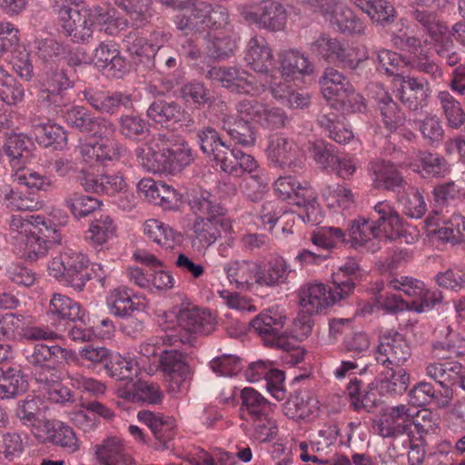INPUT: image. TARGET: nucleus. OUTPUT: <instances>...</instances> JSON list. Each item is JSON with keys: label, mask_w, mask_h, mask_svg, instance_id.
I'll use <instances>...</instances> for the list:
<instances>
[{"label": "nucleus", "mask_w": 465, "mask_h": 465, "mask_svg": "<svg viewBox=\"0 0 465 465\" xmlns=\"http://www.w3.org/2000/svg\"><path fill=\"white\" fill-rule=\"evenodd\" d=\"M35 143L23 133H12L6 136L3 145L4 154L14 169L22 170L28 161Z\"/></svg>", "instance_id": "28"}, {"label": "nucleus", "mask_w": 465, "mask_h": 465, "mask_svg": "<svg viewBox=\"0 0 465 465\" xmlns=\"http://www.w3.org/2000/svg\"><path fill=\"white\" fill-rule=\"evenodd\" d=\"M143 233L152 242L165 249L174 246V231L159 220L149 219L143 224Z\"/></svg>", "instance_id": "57"}, {"label": "nucleus", "mask_w": 465, "mask_h": 465, "mask_svg": "<svg viewBox=\"0 0 465 465\" xmlns=\"http://www.w3.org/2000/svg\"><path fill=\"white\" fill-rule=\"evenodd\" d=\"M62 372L59 370H51V373L39 374L38 381L40 388L45 391L50 401L55 403H65L73 401L71 391L61 383Z\"/></svg>", "instance_id": "43"}, {"label": "nucleus", "mask_w": 465, "mask_h": 465, "mask_svg": "<svg viewBox=\"0 0 465 465\" xmlns=\"http://www.w3.org/2000/svg\"><path fill=\"white\" fill-rule=\"evenodd\" d=\"M434 208L430 215L450 213L465 195L464 190L453 181L441 183L433 188Z\"/></svg>", "instance_id": "33"}, {"label": "nucleus", "mask_w": 465, "mask_h": 465, "mask_svg": "<svg viewBox=\"0 0 465 465\" xmlns=\"http://www.w3.org/2000/svg\"><path fill=\"white\" fill-rule=\"evenodd\" d=\"M64 119L69 127L94 137L106 136L113 132V122L110 119L95 116L84 106L74 105L66 109Z\"/></svg>", "instance_id": "14"}, {"label": "nucleus", "mask_w": 465, "mask_h": 465, "mask_svg": "<svg viewBox=\"0 0 465 465\" xmlns=\"http://www.w3.org/2000/svg\"><path fill=\"white\" fill-rule=\"evenodd\" d=\"M287 318L277 312L260 313L251 322L253 331L257 333L266 346L281 350H290L292 342L283 330Z\"/></svg>", "instance_id": "8"}, {"label": "nucleus", "mask_w": 465, "mask_h": 465, "mask_svg": "<svg viewBox=\"0 0 465 465\" xmlns=\"http://www.w3.org/2000/svg\"><path fill=\"white\" fill-rule=\"evenodd\" d=\"M411 17L434 41L441 39L448 31V27L438 18L434 12L415 8L411 12Z\"/></svg>", "instance_id": "56"}, {"label": "nucleus", "mask_w": 465, "mask_h": 465, "mask_svg": "<svg viewBox=\"0 0 465 465\" xmlns=\"http://www.w3.org/2000/svg\"><path fill=\"white\" fill-rule=\"evenodd\" d=\"M122 397L133 403L159 404L163 394L158 384L139 380L131 390L124 391Z\"/></svg>", "instance_id": "45"}, {"label": "nucleus", "mask_w": 465, "mask_h": 465, "mask_svg": "<svg viewBox=\"0 0 465 465\" xmlns=\"http://www.w3.org/2000/svg\"><path fill=\"white\" fill-rule=\"evenodd\" d=\"M29 388L27 375L20 367L0 366V399L13 400Z\"/></svg>", "instance_id": "31"}, {"label": "nucleus", "mask_w": 465, "mask_h": 465, "mask_svg": "<svg viewBox=\"0 0 465 465\" xmlns=\"http://www.w3.org/2000/svg\"><path fill=\"white\" fill-rule=\"evenodd\" d=\"M412 423L411 410L405 405H398L390 408L373 424V430L383 438L406 435L408 440L411 441V437H413Z\"/></svg>", "instance_id": "15"}, {"label": "nucleus", "mask_w": 465, "mask_h": 465, "mask_svg": "<svg viewBox=\"0 0 465 465\" xmlns=\"http://www.w3.org/2000/svg\"><path fill=\"white\" fill-rule=\"evenodd\" d=\"M64 206L69 210L74 219L80 220L100 210L102 202L95 197L74 192L64 197Z\"/></svg>", "instance_id": "47"}, {"label": "nucleus", "mask_w": 465, "mask_h": 465, "mask_svg": "<svg viewBox=\"0 0 465 465\" xmlns=\"http://www.w3.org/2000/svg\"><path fill=\"white\" fill-rule=\"evenodd\" d=\"M259 269L256 283L260 286L274 288L288 282L291 265L280 255L272 256L268 260L258 262Z\"/></svg>", "instance_id": "27"}, {"label": "nucleus", "mask_w": 465, "mask_h": 465, "mask_svg": "<svg viewBox=\"0 0 465 465\" xmlns=\"http://www.w3.org/2000/svg\"><path fill=\"white\" fill-rule=\"evenodd\" d=\"M462 365L458 361L432 362L425 368L428 377L434 380L442 389L444 401L440 405L445 407L450 404L453 398L452 385L460 378Z\"/></svg>", "instance_id": "25"}, {"label": "nucleus", "mask_w": 465, "mask_h": 465, "mask_svg": "<svg viewBox=\"0 0 465 465\" xmlns=\"http://www.w3.org/2000/svg\"><path fill=\"white\" fill-rule=\"evenodd\" d=\"M367 172L376 189L396 191L400 188L404 189L407 184L396 165L390 161L371 160L368 163Z\"/></svg>", "instance_id": "24"}, {"label": "nucleus", "mask_w": 465, "mask_h": 465, "mask_svg": "<svg viewBox=\"0 0 465 465\" xmlns=\"http://www.w3.org/2000/svg\"><path fill=\"white\" fill-rule=\"evenodd\" d=\"M418 161L421 170H419L422 175L431 177H444L450 173V168L444 157L429 152L418 153Z\"/></svg>", "instance_id": "62"}, {"label": "nucleus", "mask_w": 465, "mask_h": 465, "mask_svg": "<svg viewBox=\"0 0 465 465\" xmlns=\"http://www.w3.org/2000/svg\"><path fill=\"white\" fill-rule=\"evenodd\" d=\"M364 275L365 272L360 267L357 260L348 258L332 275L336 293L339 292L340 296L347 298L352 293L356 283L361 281Z\"/></svg>", "instance_id": "34"}, {"label": "nucleus", "mask_w": 465, "mask_h": 465, "mask_svg": "<svg viewBox=\"0 0 465 465\" xmlns=\"http://www.w3.org/2000/svg\"><path fill=\"white\" fill-rule=\"evenodd\" d=\"M198 138L203 153L219 163L229 148L219 133L214 128L206 127L198 133Z\"/></svg>", "instance_id": "53"}, {"label": "nucleus", "mask_w": 465, "mask_h": 465, "mask_svg": "<svg viewBox=\"0 0 465 465\" xmlns=\"http://www.w3.org/2000/svg\"><path fill=\"white\" fill-rule=\"evenodd\" d=\"M68 351L57 344L48 345L37 342L25 349V359L33 369L35 381L39 374L51 373V370H58L56 366L66 360Z\"/></svg>", "instance_id": "12"}, {"label": "nucleus", "mask_w": 465, "mask_h": 465, "mask_svg": "<svg viewBox=\"0 0 465 465\" xmlns=\"http://www.w3.org/2000/svg\"><path fill=\"white\" fill-rule=\"evenodd\" d=\"M119 131L129 140L142 141L150 134V124L139 115L125 114L119 119Z\"/></svg>", "instance_id": "59"}, {"label": "nucleus", "mask_w": 465, "mask_h": 465, "mask_svg": "<svg viewBox=\"0 0 465 465\" xmlns=\"http://www.w3.org/2000/svg\"><path fill=\"white\" fill-rule=\"evenodd\" d=\"M177 200L178 198L176 197V201ZM179 200L181 202H188L191 209L196 214L206 215L204 219H210L212 221H221L220 217L223 216L226 212V210L217 203L215 196L207 191L193 195L192 199L188 193H186V195L180 193Z\"/></svg>", "instance_id": "37"}, {"label": "nucleus", "mask_w": 465, "mask_h": 465, "mask_svg": "<svg viewBox=\"0 0 465 465\" xmlns=\"http://www.w3.org/2000/svg\"><path fill=\"white\" fill-rule=\"evenodd\" d=\"M426 223L429 226L440 227L436 233L441 242L457 244L465 241V217L457 210L429 215Z\"/></svg>", "instance_id": "22"}, {"label": "nucleus", "mask_w": 465, "mask_h": 465, "mask_svg": "<svg viewBox=\"0 0 465 465\" xmlns=\"http://www.w3.org/2000/svg\"><path fill=\"white\" fill-rule=\"evenodd\" d=\"M317 195L312 186L306 182L302 184L298 182L292 198L290 200L297 206L304 208L303 215L306 216L307 223L313 225L322 222V214L317 203Z\"/></svg>", "instance_id": "40"}, {"label": "nucleus", "mask_w": 465, "mask_h": 465, "mask_svg": "<svg viewBox=\"0 0 465 465\" xmlns=\"http://www.w3.org/2000/svg\"><path fill=\"white\" fill-rule=\"evenodd\" d=\"M252 429V437L260 442H269L278 436L279 428L273 417V410L262 414L250 421Z\"/></svg>", "instance_id": "58"}, {"label": "nucleus", "mask_w": 465, "mask_h": 465, "mask_svg": "<svg viewBox=\"0 0 465 465\" xmlns=\"http://www.w3.org/2000/svg\"><path fill=\"white\" fill-rule=\"evenodd\" d=\"M244 60L254 72L264 75L265 78L272 77L273 54L263 36L254 35L248 41Z\"/></svg>", "instance_id": "23"}, {"label": "nucleus", "mask_w": 465, "mask_h": 465, "mask_svg": "<svg viewBox=\"0 0 465 465\" xmlns=\"http://www.w3.org/2000/svg\"><path fill=\"white\" fill-rule=\"evenodd\" d=\"M228 16V12L223 6L213 7L207 2H198L193 16H189L185 22L183 19L176 21V26L182 31H198L200 28L219 29L227 25Z\"/></svg>", "instance_id": "16"}, {"label": "nucleus", "mask_w": 465, "mask_h": 465, "mask_svg": "<svg viewBox=\"0 0 465 465\" xmlns=\"http://www.w3.org/2000/svg\"><path fill=\"white\" fill-rule=\"evenodd\" d=\"M46 315L52 321L53 325L59 324L62 322L76 321L83 323L86 318L85 311L77 302L61 293L52 295Z\"/></svg>", "instance_id": "26"}, {"label": "nucleus", "mask_w": 465, "mask_h": 465, "mask_svg": "<svg viewBox=\"0 0 465 465\" xmlns=\"http://www.w3.org/2000/svg\"><path fill=\"white\" fill-rule=\"evenodd\" d=\"M265 155L274 167L292 169L301 167L303 158L301 148L292 139L278 134L269 137Z\"/></svg>", "instance_id": "13"}, {"label": "nucleus", "mask_w": 465, "mask_h": 465, "mask_svg": "<svg viewBox=\"0 0 465 465\" xmlns=\"http://www.w3.org/2000/svg\"><path fill=\"white\" fill-rule=\"evenodd\" d=\"M116 226L107 214H102L92 222L85 238L94 246H103L115 235Z\"/></svg>", "instance_id": "55"}, {"label": "nucleus", "mask_w": 465, "mask_h": 465, "mask_svg": "<svg viewBox=\"0 0 465 465\" xmlns=\"http://www.w3.org/2000/svg\"><path fill=\"white\" fill-rule=\"evenodd\" d=\"M39 84V99L47 104L59 105L64 94L74 86V82L60 63H51L42 65Z\"/></svg>", "instance_id": "7"}, {"label": "nucleus", "mask_w": 465, "mask_h": 465, "mask_svg": "<svg viewBox=\"0 0 465 465\" xmlns=\"http://www.w3.org/2000/svg\"><path fill=\"white\" fill-rule=\"evenodd\" d=\"M11 227L21 235V242L25 245L24 255L29 261L45 257L53 244L61 242L59 230L45 216H14Z\"/></svg>", "instance_id": "2"}, {"label": "nucleus", "mask_w": 465, "mask_h": 465, "mask_svg": "<svg viewBox=\"0 0 465 465\" xmlns=\"http://www.w3.org/2000/svg\"><path fill=\"white\" fill-rule=\"evenodd\" d=\"M398 97L411 111H419L427 105L429 88L427 81L407 76L402 79Z\"/></svg>", "instance_id": "29"}, {"label": "nucleus", "mask_w": 465, "mask_h": 465, "mask_svg": "<svg viewBox=\"0 0 465 465\" xmlns=\"http://www.w3.org/2000/svg\"><path fill=\"white\" fill-rule=\"evenodd\" d=\"M58 15L66 35L74 42L84 43L92 37V23L83 6L65 0L59 5Z\"/></svg>", "instance_id": "10"}, {"label": "nucleus", "mask_w": 465, "mask_h": 465, "mask_svg": "<svg viewBox=\"0 0 465 465\" xmlns=\"http://www.w3.org/2000/svg\"><path fill=\"white\" fill-rule=\"evenodd\" d=\"M93 59L94 65L108 78L122 79L129 72V64L113 42L100 43Z\"/></svg>", "instance_id": "20"}, {"label": "nucleus", "mask_w": 465, "mask_h": 465, "mask_svg": "<svg viewBox=\"0 0 465 465\" xmlns=\"http://www.w3.org/2000/svg\"><path fill=\"white\" fill-rule=\"evenodd\" d=\"M336 292L334 286L327 288L322 283H309L300 291V304L307 313L318 314L345 299Z\"/></svg>", "instance_id": "21"}, {"label": "nucleus", "mask_w": 465, "mask_h": 465, "mask_svg": "<svg viewBox=\"0 0 465 465\" xmlns=\"http://www.w3.org/2000/svg\"><path fill=\"white\" fill-rule=\"evenodd\" d=\"M147 116L158 125V134H174V91L172 80L162 81L156 97L147 110Z\"/></svg>", "instance_id": "9"}, {"label": "nucleus", "mask_w": 465, "mask_h": 465, "mask_svg": "<svg viewBox=\"0 0 465 465\" xmlns=\"http://www.w3.org/2000/svg\"><path fill=\"white\" fill-rule=\"evenodd\" d=\"M411 356V349L406 339L398 331H385L380 336L375 360L386 367H400Z\"/></svg>", "instance_id": "11"}, {"label": "nucleus", "mask_w": 465, "mask_h": 465, "mask_svg": "<svg viewBox=\"0 0 465 465\" xmlns=\"http://www.w3.org/2000/svg\"><path fill=\"white\" fill-rule=\"evenodd\" d=\"M246 19L252 21L261 29L278 32L284 29L287 22L285 7L275 0H262L251 6Z\"/></svg>", "instance_id": "18"}, {"label": "nucleus", "mask_w": 465, "mask_h": 465, "mask_svg": "<svg viewBox=\"0 0 465 465\" xmlns=\"http://www.w3.org/2000/svg\"><path fill=\"white\" fill-rule=\"evenodd\" d=\"M311 241L317 248L329 254L331 249L346 242V234L339 227L324 226L312 234Z\"/></svg>", "instance_id": "60"}, {"label": "nucleus", "mask_w": 465, "mask_h": 465, "mask_svg": "<svg viewBox=\"0 0 465 465\" xmlns=\"http://www.w3.org/2000/svg\"><path fill=\"white\" fill-rule=\"evenodd\" d=\"M218 119L222 129L237 143L243 146L255 144L257 133L251 122L224 113H222Z\"/></svg>", "instance_id": "32"}, {"label": "nucleus", "mask_w": 465, "mask_h": 465, "mask_svg": "<svg viewBox=\"0 0 465 465\" xmlns=\"http://www.w3.org/2000/svg\"><path fill=\"white\" fill-rule=\"evenodd\" d=\"M115 126L113 124V132L106 136L96 135V162L106 164L108 162L118 161L125 153L126 148L114 136Z\"/></svg>", "instance_id": "51"}, {"label": "nucleus", "mask_w": 465, "mask_h": 465, "mask_svg": "<svg viewBox=\"0 0 465 465\" xmlns=\"http://www.w3.org/2000/svg\"><path fill=\"white\" fill-rule=\"evenodd\" d=\"M123 44L131 55L149 56L151 53H153L154 60L159 62L164 61L165 65L169 68H171L174 63V59L172 56L165 58L164 47H158L154 53L153 46L148 44L144 37L139 36L135 31L125 35L123 39Z\"/></svg>", "instance_id": "42"}, {"label": "nucleus", "mask_w": 465, "mask_h": 465, "mask_svg": "<svg viewBox=\"0 0 465 465\" xmlns=\"http://www.w3.org/2000/svg\"><path fill=\"white\" fill-rule=\"evenodd\" d=\"M394 241L407 238L406 230L395 208L387 201L377 203L373 206L371 219L359 217L351 222L349 229V242L361 252H376L381 249V240ZM411 241L405 240L406 242Z\"/></svg>", "instance_id": "1"}, {"label": "nucleus", "mask_w": 465, "mask_h": 465, "mask_svg": "<svg viewBox=\"0 0 465 465\" xmlns=\"http://www.w3.org/2000/svg\"><path fill=\"white\" fill-rule=\"evenodd\" d=\"M96 459L103 465H112V463L120 459L125 452L122 440L117 437H107L100 444L94 446Z\"/></svg>", "instance_id": "64"}, {"label": "nucleus", "mask_w": 465, "mask_h": 465, "mask_svg": "<svg viewBox=\"0 0 465 465\" xmlns=\"http://www.w3.org/2000/svg\"><path fill=\"white\" fill-rule=\"evenodd\" d=\"M88 258L78 252L67 250L54 256L48 265L49 275L76 291H82L92 277Z\"/></svg>", "instance_id": "4"}, {"label": "nucleus", "mask_w": 465, "mask_h": 465, "mask_svg": "<svg viewBox=\"0 0 465 465\" xmlns=\"http://www.w3.org/2000/svg\"><path fill=\"white\" fill-rule=\"evenodd\" d=\"M34 129L37 143L44 147L62 149L67 143L66 131L56 124H39Z\"/></svg>", "instance_id": "49"}, {"label": "nucleus", "mask_w": 465, "mask_h": 465, "mask_svg": "<svg viewBox=\"0 0 465 465\" xmlns=\"http://www.w3.org/2000/svg\"><path fill=\"white\" fill-rule=\"evenodd\" d=\"M45 428L47 439L51 443L62 448L67 453L79 450L80 441L70 426L60 420H48Z\"/></svg>", "instance_id": "39"}, {"label": "nucleus", "mask_w": 465, "mask_h": 465, "mask_svg": "<svg viewBox=\"0 0 465 465\" xmlns=\"http://www.w3.org/2000/svg\"><path fill=\"white\" fill-rule=\"evenodd\" d=\"M221 169L233 176L240 177L245 173L257 170L258 163L253 156L238 148H228L219 163Z\"/></svg>", "instance_id": "36"}, {"label": "nucleus", "mask_w": 465, "mask_h": 465, "mask_svg": "<svg viewBox=\"0 0 465 465\" xmlns=\"http://www.w3.org/2000/svg\"><path fill=\"white\" fill-rule=\"evenodd\" d=\"M309 50L319 59L350 70L357 69L361 63L369 58L367 53L358 55L354 49L348 48L338 38L331 37L327 34L320 35L310 43Z\"/></svg>", "instance_id": "5"}, {"label": "nucleus", "mask_w": 465, "mask_h": 465, "mask_svg": "<svg viewBox=\"0 0 465 465\" xmlns=\"http://www.w3.org/2000/svg\"><path fill=\"white\" fill-rule=\"evenodd\" d=\"M84 100L95 111L113 115L122 108L132 106L131 95L118 91H109L103 87H87L83 91Z\"/></svg>", "instance_id": "17"}, {"label": "nucleus", "mask_w": 465, "mask_h": 465, "mask_svg": "<svg viewBox=\"0 0 465 465\" xmlns=\"http://www.w3.org/2000/svg\"><path fill=\"white\" fill-rule=\"evenodd\" d=\"M447 124L452 129H460L465 125V112L460 103L448 91H440L437 95Z\"/></svg>", "instance_id": "52"}, {"label": "nucleus", "mask_w": 465, "mask_h": 465, "mask_svg": "<svg viewBox=\"0 0 465 465\" xmlns=\"http://www.w3.org/2000/svg\"><path fill=\"white\" fill-rule=\"evenodd\" d=\"M182 303L176 312V341L193 346L197 334L208 335L214 331L215 318L207 310L193 305L184 295H178Z\"/></svg>", "instance_id": "3"}, {"label": "nucleus", "mask_w": 465, "mask_h": 465, "mask_svg": "<svg viewBox=\"0 0 465 465\" xmlns=\"http://www.w3.org/2000/svg\"><path fill=\"white\" fill-rule=\"evenodd\" d=\"M90 16L92 25L96 24L101 26V30L108 35H115L121 30L127 27L129 22L124 17H114L113 9L104 8L94 5L91 9Z\"/></svg>", "instance_id": "50"}, {"label": "nucleus", "mask_w": 465, "mask_h": 465, "mask_svg": "<svg viewBox=\"0 0 465 465\" xmlns=\"http://www.w3.org/2000/svg\"><path fill=\"white\" fill-rule=\"evenodd\" d=\"M282 74L287 77L311 74L313 66L309 59L297 50H285L279 54Z\"/></svg>", "instance_id": "46"}, {"label": "nucleus", "mask_w": 465, "mask_h": 465, "mask_svg": "<svg viewBox=\"0 0 465 465\" xmlns=\"http://www.w3.org/2000/svg\"><path fill=\"white\" fill-rule=\"evenodd\" d=\"M246 74L234 67H213L209 70L207 76L232 92L248 94L253 88L252 81L245 78Z\"/></svg>", "instance_id": "35"}, {"label": "nucleus", "mask_w": 465, "mask_h": 465, "mask_svg": "<svg viewBox=\"0 0 465 465\" xmlns=\"http://www.w3.org/2000/svg\"><path fill=\"white\" fill-rule=\"evenodd\" d=\"M330 104L343 114L363 113L366 110L363 96L357 93L351 84H346L343 91L338 94Z\"/></svg>", "instance_id": "54"}, {"label": "nucleus", "mask_w": 465, "mask_h": 465, "mask_svg": "<svg viewBox=\"0 0 465 465\" xmlns=\"http://www.w3.org/2000/svg\"><path fill=\"white\" fill-rule=\"evenodd\" d=\"M319 84L323 97L331 102L339 93L343 91L346 84H351L346 77L338 70L328 67L321 76Z\"/></svg>", "instance_id": "61"}, {"label": "nucleus", "mask_w": 465, "mask_h": 465, "mask_svg": "<svg viewBox=\"0 0 465 465\" xmlns=\"http://www.w3.org/2000/svg\"><path fill=\"white\" fill-rule=\"evenodd\" d=\"M317 11L342 34L361 35L364 32L361 19L351 8L338 0L323 1Z\"/></svg>", "instance_id": "19"}, {"label": "nucleus", "mask_w": 465, "mask_h": 465, "mask_svg": "<svg viewBox=\"0 0 465 465\" xmlns=\"http://www.w3.org/2000/svg\"><path fill=\"white\" fill-rule=\"evenodd\" d=\"M108 3L123 10L135 29L144 26L153 16L151 0H108Z\"/></svg>", "instance_id": "44"}, {"label": "nucleus", "mask_w": 465, "mask_h": 465, "mask_svg": "<svg viewBox=\"0 0 465 465\" xmlns=\"http://www.w3.org/2000/svg\"><path fill=\"white\" fill-rule=\"evenodd\" d=\"M409 64L411 69L426 74L431 81L437 82L443 78L441 67L423 49H420L418 54L411 56Z\"/></svg>", "instance_id": "63"}, {"label": "nucleus", "mask_w": 465, "mask_h": 465, "mask_svg": "<svg viewBox=\"0 0 465 465\" xmlns=\"http://www.w3.org/2000/svg\"><path fill=\"white\" fill-rule=\"evenodd\" d=\"M230 227L228 221L221 219V221H212L198 216L193 225L192 247L198 252H205L219 238L221 232L217 228V224Z\"/></svg>", "instance_id": "30"}, {"label": "nucleus", "mask_w": 465, "mask_h": 465, "mask_svg": "<svg viewBox=\"0 0 465 465\" xmlns=\"http://www.w3.org/2000/svg\"><path fill=\"white\" fill-rule=\"evenodd\" d=\"M173 147L174 134H158L154 149L152 147H137L135 154L146 171L172 175L173 172Z\"/></svg>", "instance_id": "6"}, {"label": "nucleus", "mask_w": 465, "mask_h": 465, "mask_svg": "<svg viewBox=\"0 0 465 465\" xmlns=\"http://www.w3.org/2000/svg\"><path fill=\"white\" fill-rule=\"evenodd\" d=\"M258 269V262L246 260L230 262L224 266L230 282L241 290L249 289L253 282L256 283Z\"/></svg>", "instance_id": "41"}, {"label": "nucleus", "mask_w": 465, "mask_h": 465, "mask_svg": "<svg viewBox=\"0 0 465 465\" xmlns=\"http://www.w3.org/2000/svg\"><path fill=\"white\" fill-rule=\"evenodd\" d=\"M240 396L241 417L247 422L273 410L272 404L253 388L242 389Z\"/></svg>", "instance_id": "38"}, {"label": "nucleus", "mask_w": 465, "mask_h": 465, "mask_svg": "<svg viewBox=\"0 0 465 465\" xmlns=\"http://www.w3.org/2000/svg\"><path fill=\"white\" fill-rule=\"evenodd\" d=\"M376 101L384 125L390 131H395L403 123V113H401L391 96L382 88H380L377 92Z\"/></svg>", "instance_id": "48"}]
</instances>
